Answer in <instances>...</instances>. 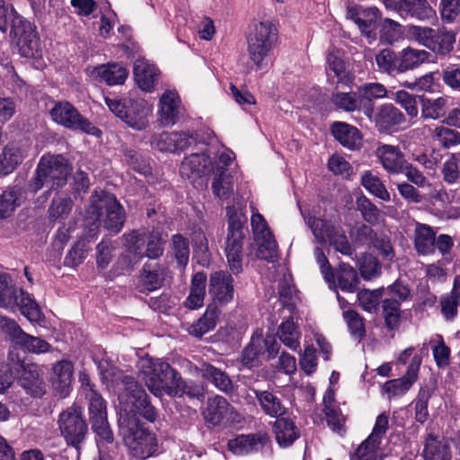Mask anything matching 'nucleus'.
Instances as JSON below:
<instances>
[{
    "label": "nucleus",
    "mask_w": 460,
    "mask_h": 460,
    "mask_svg": "<svg viewBox=\"0 0 460 460\" xmlns=\"http://www.w3.org/2000/svg\"><path fill=\"white\" fill-rule=\"evenodd\" d=\"M434 360L439 368H445L450 362V349L445 344L441 335L437 334L430 340Z\"/></svg>",
    "instance_id": "4d7b16f0"
},
{
    "label": "nucleus",
    "mask_w": 460,
    "mask_h": 460,
    "mask_svg": "<svg viewBox=\"0 0 460 460\" xmlns=\"http://www.w3.org/2000/svg\"><path fill=\"white\" fill-rule=\"evenodd\" d=\"M331 132L341 145L349 150H358L363 146L361 132L346 122L335 121L331 126Z\"/></svg>",
    "instance_id": "aec40b11"
},
{
    "label": "nucleus",
    "mask_w": 460,
    "mask_h": 460,
    "mask_svg": "<svg viewBox=\"0 0 460 460\" xmlns=\"http://www.w3.org/2000/svg\"><path fill=\"white\" fill-rule=\"evenodd\" d=\"M98 368L102 380L107 385H119L121 384L123 391L119 394L120 411L127 415L138 413L146 420L153 422L157 413L151 405L148 395L134 377L123 375L116 367L107 360H101Z\"/></svg>",
    "instance_id": "f257e3e1"
},
{
    "label": "nucleus",
    "mask_w": 460,
    "mask_h": 460,
    "mask_svg": "<svg viewBox=\"0 0 460 460\" xmlns=\"http://www.w3.org/2000/svg\"><path fill=\"white\" fill-rule=\"evenodd\" d=\"M94 72L109 85L123 84L128 75L123 66L116 63L100 66Z\"/></svg>",
    "instance_id": "a19ab883"
},
{
    "label": "nucleus",
    "mask_w": 460,
    "mask_h": 460,
    "mask_svg": "<svg viewBox=\"0 0 460 460\" xmlns=\"http://www.w3.org/2000/svg\"><path fill=\"white\" fill-rule=\"evenodd\" d=\"M211 159L205 153H194L184 158L181 162L180 172L182 177H200L203 173L211 171Z\"/></svg>",
    "instance_id": "5701e85b"
},
{
    "label": "nucleus",
    "mask_w": 460,
    "mask_h": 460,
    "mask_svg": "<svg viewBox=\"0 0 460 460\" xmlns=\"http://www.w3.org/2000/svg\"><path fill=\"white\" fill-rule=\"evenodd\" d=\"M171 251L181 268H184L189 262L190 244L186 237L181 234L172 236Z\"/></svg>",
    "instance_id": "5fc2aeb1"
},
{
    "label": "nucleus",
    "mask_w": 460,
    "mask_h": 460,
    "mask_svg": "<svg viewBox=\"0 0 460 460\" xmlns=\"http://www.w3.org/2000/svg\"><path fill=\"white\" fill-rule=\"evenodd\" d=\"M49 113L55 122L67 128L82 130L92 135L99 131L67 102H57Z\"/></svg>",
    "instance_id": "4468645a"
},
{
    "label": "nucleus",
    "mask_w": 460,
    "mask_h": 460,
    "mask_svg": "<svg viewBox=\"0 0 460 460\" xmlns=\"http://www.w3.org/2000/svg\"><path fill=\"white\" fill-rule=\"evenodd\" d=\"M375 155L387 172L392 174L402 172V166L406 160L398 146L387 144L379 145L375 151Z\"/></svg>",
    "instance_id": "a211bd4d"
},
{
    "label": "nucleus",
    "mask_w": 460,
    "mask_h": 460,
    "mask_svg": "<svg viewBox=\"0 0 460 460\" xmlns=\"http://www.w3.org/2000/svg\"><path fill=\"white\" fill-rule=\"evenodd\" d=\"M120 419L124 443L130 455L139 460L153 456L158 450V442L154 433L140 427L137 422Z\"/></svg>",
    "instance_id": "0eeeda50"
},
{
    "label": "nucleus",
    "mask_w": 460,
    "mask_h": 460,
    "mask_svg": "<svg viewBox=\"0 0 460 460\" xmlns=\"http://www.w3.org/2000/svg\"><path fill=\"white\" fill-rule=\"evenodd\" d=\"M374 122L380 132H387L404 123L405 117L393 104L385 103L378 107Z\"/></svg>",
    "instance_id": "412c9836"
},
{
    "label": "nucleus",
    "mask_w": 460,
    "mask_h": 460,
    "mask_svg": "<svg viewBox=\"0 0 460 460\" xmlns=\"http://www.w3.org/2000/svg\"><path fill=\"white\" fill-rule=\"evenodd\" d=\"M134 76L140 89L152 92L158 77V70L145 58H137L134 63Z\"/></svg>",
    "instance_id": "b1692460"
},
{
    "label": "nucleus",
    "mask_w": 460,
    "mask_h": 460,
    "mask_svg": "<svg viewBox=\"0 0 460 460\" xmlns=\"http://www.w3.org/2000/svg\"><path fill=\"white\" fill-rule=\"evenodd\" d=\"M58 423L68 445L77 447L83 442L87 433V424L79 407L73 405L63 411L59 414Z\"/></svg>",
    "instance_id": "ddd939ff"
},
{
    "label": "nucleus",
    "mask_w": 460,
    "mask_h": 460,
    "mask_svg": "<svg viewBox=\"0 0 460 460\" xmlns=\"http://www.w3.org/2000/svg\"><path fill=\"white\" fill-rule=\"evenodd\" d=\"M86 386H89V390L86 393V397L89 401V414H90V421L95 420L97 419L107 418V409L106 402L102 399V397L95 392L89 384V381L86 384Z\"/></svg>",
    "instance_id": "6e6d98bb"
},
{
    "label": "nucleus",
    "mask_w": 460,
    "mask_h": 460,
    "mask_svg": "<svg viewBox=\"0 0 460 460\" xmlns=\"http://www.w3.org/2000/svg\"><path fill=\"white\" fill-rule=\"evenodd\" d=\"M12 367L19 385L27 394L36 398H41L46 394L44 372L40 366L12 357Z\"/></svg>",
    "instance_id": "f8f14e48"
},
{
    "label": "nucleus",
    "mask_w": 460,
    "mask_h": 460,
    "mask_svg": "<svg viewBox=\"0 0 460 460\" xmlns=\"http://www.w3.org/2000/svg\"><path fill=\"white\" fill-rule=\"evenodd\" d=\"M375 59L378 71L388 75L400 74L399 54L396 56L391 49H385L376 55Z\"/></svg>",
    "instance_id": "de8ad7c7"
},
{
    "label": "nucleus",
    "mask_w": 460,
    "mask_h": 460,
    "mask_svg": "<svg viewBox=\"0 0 460 460\" xmlns=\"http://www.w3.org/2000/svg\"><path fill=\"white\" fill-rule=\"evenodd\" d=\"M430 54L424 49H418L414 48H405L399 52L400 74L413 70L422 64L429 62Z\"/></svg>",
    "instance_id": "cd10ccee"
},
{
    "label": "nucleus",
    "mask_w": 460,
    "mask_h": 460,
    "mask_svg": "<svg viewBox=\"0 0 460 460\" xmlns=\"http://www.w3.org/2000/svg\"><path fill=\"white\" fill-rule=\"evenodd\" d=\"M70 171L67 161L62 155H44L29 183V189L32 192H37L43 187L49 188V190L61 188L66 184Z\"/></svg>",
    "instance_id": "39448f33"
},
{
    "label": "nucleus",
    "mask_w": 460,
    "mask_h": 460,
    "mask_svg": "<svg viewBox=\"0 0 460 460\" xmlns=\"http://www.w3.org/2000/svg\"><path fill=\"white\" fill-rule=\"evenodd\" d=\"M408 32L418 43L440 57L448 55L456 42V34L446 29L435 30L430 27L410 26Z\"/></svg>",
    "instance_id": "9d476101"
},
{
    "label": "nucleus",
    "mask_w": 460,
    "mask_h": 460,
    "mask_svg": "<svg viewBox=\"0 0 460 460\" xmlns=\"http://www.w3.org/2000/svg\"><path fill=\"white\" fill-rule=\"evenodd\" d=\"M111 112L123 120L128 126L142 130L148 124V117L152 113V105L143 99L125 98L105 99Z\"/></svg>",
    "instance_id": "6e6552de"
},
{
    "label": "nucleus",
    "mask_w": 460,
    "mask_h": 460,
    "mask_svg": "<svg viewBox=\"0 0 460 460\" xmlns=\"http://www.w3.org/2000/svg\"><path fill=\"white\" fill-rule=\"evenodd\" d=\"M213 174L215 175L212 182L213 193L221 199H228L233 191V182L230 175L218 167L214 170Z\"/></svg>",
    "instance_id": "864d4df0"
},
{
    "label": "nucleus",
    "mask_w": 460,
    "mask_h": 460,
    "mask_svg": "<svg viewBox=\"0 0 460 460\" xmlns=\"http://www.w3.org/2000/svg\"><path fill=\"white\" fill-rule=\"evenodd\" d=\"M73 201L67 195H58L52 199L49 215L53 219H64L72 210Z\"/></svg>",
    "instance_id": "052dcab7"
},
{
    "label": "nucleus",
    "mask_w": 460,
    "mask_h": 460,
    "mask_svg": "<svg viewBox=\"0 0 460 460\" xmlns=\"http://www.w3.org/2000/svg\"><path fill=\"white\" fill-rule=\"evenodd\" d=\"M277 334L285 346L293 351L299 349L301 333L292 319L283 321L279 326Z\"/></svg>",
    "instance_id": "37998d69"
},
{
    "label": "nucleus",
    "mask_w": 460,
    "mask_h": 460,
    "mask_svg": "<svg viewBox=\"0 0 460 460\" xmlns=\"http://www.w3.org/2000/svg\"><path fill=\"white\" fill-rule=\"evenodd\" d=\"M217 318L218 310L217 306L209 305L204 314L189 327L188 332L192 336L202 337L216 327Z\"/></svg>",
    "instance_id": "58836bf2"
},
{
    "label": "nucleus",
    "mask_w": 460,
    "mask_h": 460,
    "mask_svg": "<svg viewBox=\"0 0 460 460\" xmlns=\"http://www.w3.org/2000/svg\"><path fill=\"white\" fill-rule=\"evenodd\" d=\"M441 174L448 184H454L460 179L459 159L456 154H450L443 163Z\"/></svg>",
    "instance_id": "69168bd1"
},
{
    "label": "nucleus",
    "mask_w": 460,
    "mask_h": 460,
    "mask_svg": "<svg viewBox=\"0 0 460 460\" xmlns=\"http://www.w3.org/2000/svg\"><path fill=\"white\" fill-rule=\"evenodd\" d=\"M21 196V189L16 186L7 189L0 195V218H6L12 215Z\"/></svg>",
    "instance_id": "3c124183"
},
{
    "label": "nucleus",
    "mask_w": 460,
    "mask_h": 460,
    "mask_svg": "<svg viewBox=\"0 0 460 460\" xmlns=\"http://www.w3.org/2000/svg\"><path fill=\"white\" fill-rule=\"evenodd\" d=\"M422 359L420 356L412 357L405 375L397 379H393L385 383L383 391L391 396H399L404 394L411 385L417 381L419 370Z\"/></svg>",
    "instance_id": "dca6fc26"
},
{
    "label": "nucleus",
    "mask_w": 460,
    "mask_h": 460,
    "mask_svg": "<svg viewBox=\"0 0 460 460\" xmlns=\"http://www.w3.org/2000/svg\"><path fill=\"white\" fill-rule=\"evenodd\" d=\"M400 15L414 17L420 21L437 20L436 11L427 0H405Z\"/></svg>",
    "instance_id": "7c9ffc66"
},
{
    "label": "nucleus",
    "mask_w": 460,
    "mask_h": 460,
    "mask_svg": "<svg viewBox=\"0 0 460 460\" xmlns=\"http://www.w3.org/2000/svg\"><path fill=\"white\" fill-rule=\"evenodd\" d=\"M200 371L202 377L211 382L218 390L226 394L234 391V385L231 379L221 369L210 364H203Z\"/></svg>",
    "instance_id": "e433bc0d"
},
{
    "label": "nucleus",
    "mask_w": 460,
    "mask_h": 460,
    "mask_svg": "<svg viewBox=\"0 0 460 460\" xmlns=\"http://www.w3.org/2000/svg\"><path fill=\"white\" fill-rule=\"evenodd\" d=\"M74 366L71 361L63 359L53 365L50 382L56 394L65 398L69 394L73 380Z\"/></svg>",
    "instance_id": "f3484780"
},
{
    "label": "nucleus",
    "mask_w": 460,
    "mask_h": 460,
    "mask_svg": "<svg viewBox=\"0 0 460 460\" xmlns=\"http://www.w3.org/2000/svg\"><path fill=\"white\" fill-rule=\"evenodd\" d=\"M388 422L385 412L379 414L372 432L350 455V460H384L386 454L382 447V442L388 429Z\"/></svg>",
    "instance_id": "9b49d317"
},
{
    "label": "nucleus",
    "mask_w": 460,
    "mask_h": 460,
    "mask_svg": "<svg viewBox=\"0 0 460 460\" xmlns=\"http://www.w3.org/2000/svg\"><path fill=\"white\" fill-rule=\"evenodd\" d=\"M8 29L10 35L16 40L22 57L31 58L40 56V47L34 27L0 0V31L4 33Z\"/></svg>",
    "instance_id": "7ed1b4c3"
},
{
    "label": "nucleus",
    "mask_w": 460,
    "mask_h": 460,
    "mask_svg": "<svg viewBox=\"0 0 460 460\" xmlns=\"http://www.w3.org/2000/svg\"><path fill=\"white\" fill-rule=\"evenodd\" d=\"M362 186L383 201H390V194L381 179L371 171H366L360 178Z\"/></svg>",
    "instance_id": "c03bdc74"
},
{
    "label": "nucleus",
    "mask_w": 460,
    "mask_h": 460,
    "mask_svg": "<svg viewBox=\"0 0 460 460\" xmlns=\"http://www.w3.org/2000/svg\"><path fill=\"white\" fill-rule=\"evenodd\" d=\"M441 312L447 320L454 319L460 305V275L454 279L452 291L440 298Z\"/></svg>",
    "instance_id": "79ce46f5"
},
{
    "label": "nucleus",
    "mask_w": 460,
    "mask_h": 460,
    "mask_svg": "<svg viewBox=\"0 0 460 460\" xmlns=\"http://www.w3.org/2000/svg\"><path fill=\"white\" fill-rule=\"evenodd\" d=\"M257 245L255 257L273 262L278 259V244L272 234L254 239Z\"/></svg>",
    "instance_id": "09e8293b"
},
{
    "label": "nucleus",
    "mask_w": 460,
    "mask_h": 460,
    "mask_svg": "<svg viewBox=\"0 0 460 460\" xmlns=\"http://www.w3.org/2000/svg\"><path fill=\"white\" fill-rule=\"evenodd\" d=\"M166 276L168 270L165 266L157 262H147L143 266L140 279L146 289L153 291L162 286Z\"/></svg>",
    "instance_id": "a878e982"
},
{
    "label": "nucleus",
    "mask_w": 460,
    "mask_h": 460,
    "mask_svg": "<svg viewBox=\"0 0 460 460\" xmlns=\"http://www.w3.org/2000/svg\"><path fill=\"white\" fill-rule=\"evenodd\" d=\"M434 386L421 387L415 400V419L420 423H424L428 420V403L433 394Z\"/></svg>",
    "instance_id": "680f3d73"
},
{
    "label": "nucleus",
    "mask_w": 460,
    "mask_h": 460,
    "mask_svg": "<svg viewBox=\"0 0 460 460\" xmlns=\"http://www.w3.org/2000/svg\"><path fill=\"white\" fill-rule=\"evenodd\" d=\"M207 277L203 272H197L191 280L190 292L185 305L190 309H197L203 305L206 295Z\"/></svg>",
    "instance_id": "4c0bfd02"
},
{
    "label": "nucleus",
    "mask_w": 460,
    "mask_h": 460,
    "mask_svg": "<svg viewBox=\"0 0 460 460\" xmlns=\"http://www.w3.org/2000/svg\"><path fill=\"white\" fill-rule=\"evenodd\" d=\"M278 41V29L270 21L254 22L246 36L247 53L258 69L264 68Z\"/></svg>",
    "instance_id": "20e7f679"
},
{
    "label": "nucleus",
    "mask_w": 460,
    "mask_h": 460,
    "mask_svg": "<svg viewBox=\"0 0 460 460\" xmlns=\"http://www.w3.org/2000/svg\"><path fill=\"white\" fill-rule=\"evenodd\" d=\"M269 435L266 432L240 435L229 440L228 449L235 455H246L252 451L261 449L269 442Z\"/></svg>",
    "instance_id": "6ab92c4d"
},
{
    "label": "nucleus",
    "mask_w": 460,
    "mask_h": 460,
    "mask_svg": "<svg viewBox=\"0 0 460 460\" xmlns=\"http://www.w3.org/2000/svg\"><path fill=\"white\" fill-rule=\"evenodd\" d=\"M431 137L443 148L449 149L460 145V132L447 127H436L431 132Z\"/></svg>",
    "instance_id": "8fccbe9b"
},
{
    "label": "nucleus",
    "mask_w": 460,
    "mask_h": 460,
    "mask_svg": "<svg viewBox=\"0 0 460 460\" xmlns=\"http://www.w3.org/2000/svg\"><path fill=\"white\" fill-rule=\"evenodd\" d=\"M228 233L226 242V256L230 270L239 274L243 270V216L234 206L226 207Z\"/></svg>",
    "instance_id": "423d86ee"
},
{
    "label": "nucleus",
    "mask_w": 460,
    "mask_h": 460,
    "mask_svg": "<svg viewBox=\"0 0 460 460\" xmlns=\"http://www.w3.org/2000/svg\"><path fill=\"white\" fill-rule=\"evenodd\" d=\"M123 236L126 252L135 261L134 264L139 262L145 257L146 233L135 230Z\"/></svg>",
    "instance_id": "ea45409f"
},
{
    "label": "nucleus",
    "mask_w": 460,
    "mask_h": 460,
    "mask_svg": "<svg viewBox=\"0 0 460 460\" xmlns=\"http://www.w3.org/2000/svg\"><path fill=\"white\" fill-rule=\"evenodd\" d=\"M88 213L102 223L104 228L115 234L121 230L125 221L122 206L113 195L105 192L95 193L92 197V205Z\"/></svg>",
    "instance_id": "1a4fd4ad"
},
{
    "label": "nucleus",
    "mask_w": 460,
    "mask_h": 460,
    "mask_svg": "<svg viewBox=\"0 0 460 460\" xmlns=\"http://www.w3.org/2000/svg\"><path fill=\"white\" fill-rule=\"evenodd\" d=\"M234 279L230 273L218 270L211 273L209 278V294L213 300L220 305L233 301L234 288Z\"/></svg>",
    "instance_id": "2eb2a0df"
},
{
    "label": "nucleus",
    "mask_w": 460,
    "mask_h": 460,
    "mask_svg": "<svg viewBox=\"0 0 460 460\" xmlns=\"http://www.w3.org/2000/svg\"><path fill=\"white\" fill-rule=\"evenodd\" d=\"M383 314L386 326L392 330L396 328L400 323L401 302L397 299H384Z\"/></svg>",
    "instance_id": "e2e57ef3"
},
{
    "label": "nucleus",
    "mask_w": 460,
    "mask_h": 460,
    "mask_svg": "<svg viewBox=\"0 0 460 460\" xmlns=\"http://www.w3.org/2000/svg\"><path fill=\"white\" fill-rule=\"evenodd\" d=\"M379 16V10L376 7L362 9L360 16L357 18V25L362 33L370 35L371 31L376 28Z\"/></svg>",
    "instance_id": "338daca9"
},
{
    "label": "nucleus",
    "mask_w": 460,
    "mask_h": 460,
    "mask_svg": "<svg viewBox=\"0 0 460 460\" xmlns=\"http://www.w3.org/2000/svg\"><path fill=\"white\" fill-rule=\"evenodd\" d=\"M165 241L158 231H152L146 234L145 247V257L155 260L164 253Z\"/></svg>",
    "instance_id": "13d9d810"
},
{
    "label": "nucleus",
    "mask_w": 460,
    "mask_h": 460,
    "mask_svg": "<svg viewBox=\"0 0 460 460\" xmlns=\"http://www.w3.org/2000/svg\"><path fill=\"white\" fill-rule=\"evenodd\" d=\"M350 335L359 341L366 335L363 318L354 310H348L343 313Z\"/></svg>",
    "instance_id": "0e129e2a"
},
{
    "label": "nucleus",
    "mask_w": 460,
    "mask_h": 460,
    "mask_svg": "<svg viewBox=\"0 0 460 460\" xmlns=\"http://www.w3.org/2000/svg\"><path fill=\"white\" fill-rule=\"evenodd\" d=\"M159 114L162 123L165 126L175 124L180 109V98L176 92L166 91L159 102Z\"/></svg>",
    "instance_id": "393cba45"
},
{
    "label": "nucleus",
    "mask_w": 460,
    "mask_h": 460,
    "mask_svg": "<svg viewBox=\"0 0 460 460\" xmlns=\"http://www.w3.org/2000/svg\"><path fill=\"white\" fill-rule=\"evenodd\" d=\"M17 306L22 314L31 322H38L41 317L39 305L33 297L22 289H18L14 295L13 308Z\"/></svg>",
    "instance_id": "72a5a7b5"
},
{
    "label": "nucleus",
    "mask_w": 460,
    "mask_h": 460,
    "mask_svg": "<svg viewBox=\"0 0 460 460\" xmlns=\"http://www.w3.org/2000/svg\"><path fill=\"white\" fill-rule=\"evenodd\" d=\"M326 64L327 68L332 71L340 81H343L347 77L346 64L341 51L337 49L329 50Z\"/></svg>",
    "instance_id": "774afa93"
},
{
    "label": "nucleus",
    "mask_w": 460,
    "mask_h": 460,
    "mask_svg": "<svg viewBox=\"0 0 460 460\" xmlns=\"http://www.w3.org/2000/svg\"><path fill=\"white\" fill-rule=\"evenodd\" d=\"M231 411L232 407L227 401L217 395L208 400L203 414L207 421L216 425L224 420Z\"/></svg>",
    "instance_id": "f704fd0d"
},
{
    "label": "nucleus",
    "mask_w": 460,
    "mask_h": 460,
    "mask_svg": "<svg viewBox=\"0 0 460 460\" xmlns=\"http://www.w3.org/2000/svg\"><path fill=\"white\" fill-rule=\"evenodd\" d=\"M18 292L11 277L0 272V306L13 309L14 295Z\"/></svg>",
    "instance_id": "603ef678"
},
{
    "label": "nucleus",
    "mask_w": 460,
    "mask_h": 460,
    "mask_svg": "<svg viewBox=\"0 0 460 460\" xmlns=\"http://www.w3.org/2000/svg\"><path fill=\"white\" fill-rule=\"evenodd\" d=\"M422 455L425 460H451L449 447L433 434H428Z\"/></svg>",
    "instance_id": "c9c22d12"
},
{
    "label": "nucleus",
    "mask_w": 460,
    "mask_h": 460,
    "mask_svg": "<svg viewBox=\"0 0 460 460\" xmlns=\"http://www.w3.org/2000/svg\"><path fill=\"white\" fill-rule=\"evenodd\" d=\"M436 233L425 224L416 223L414 229V247L422 255L431 254L435 252Z\"/></svg>",
    "instance_id": "c85d7f7f"
},
{
    "label": "nucleus",
    "mask_w": 460,
    "mask_h": 460,
    "mask_svg": "<svg viewBox=\"0 0 460 460\" xmlns=\"http://www.w3.org/2000/svg\"><path fill=\"white\" fill-rule=\"evenodd\" d=\"M254 394L261 411L267 416L278 420L287 414V407L276 394L267 390H254Z\"/></svg>",
    "instance_id": "4be33fe9"
},
{
    "label": "nucleus",
    "mask_w": 460,
    "mask_h": 460,
    "mask_svg": "<svg viewBox=\"0 0 460 460\" xmlns=\"http://www.w3.org/2000/svg\"><path fill=\"white\" fill-rule=\"evenodd\" d=\"M261 355H262V336L253 335L251 342L243 350L242 364L249 369L257 367Z\"/></svg>",
    "instance_id": "49530a36"
},
{
    "label": "nucleus",
    "mask_w": 460,
    "mask_h": 460,
    "mask_svg": "<svg viewBox=\"0 0 460 460\" xmlns=\"http://www.w3.org/2000/svg\"><path fill=\"white\" fill-rule=\"evenodd\" d=\"M334 274L338 287L344 292L354 293L358 288L359 278L357 270L348 263H341ZM333 284L335 283L332 282Z\"/></svg>",
    "instance_id": "473e14b6"
},
{
    "label": "nucleus",
    "mask_w": 460,
    "mask_h": 460,
    "mask_svg": "<svg viewBox=\"0 0 460 460\" xmlns=\"http://www.w3.org/2000/svg\"><path fill=\"white\" fill-rule=\"evenodd\" d=\"M447 99L438 97L436 99H423L421 102V117L424 119H437L444 113Z\"/></svg>",
    "instance_id": "bf43d9fd"
},
{
    "label": "nucleus",
    "mask_w": 460,
    "mask_h": 460,
    "mask_svg": "<svg viewBox=\"0 0 460 460\" xmlns=\"http://www.w3.org/2000/svg\"><path fill=\"white\" fill-rule=\"evenodd\" d=\"M91 424L93 432L97 436L99 452H101V454L104 450L114 452V449H116V445L114 443L112 430L108 422V418H99L95 420H91Z\"/></svg>",
    "instance_id": "2f4dec72"
},
{
    "label": "nucleus",
    "mask_w": 460,
    "mask_h": 460,
    "mask_svg": "<svg viewBox=\"0 0 460 460\" xmlns=\"http://www.w3.org/2000/svg\"><path fill=\"white\" fill-rule=\"evenodd\" d=\"M25 156V150L18 144H8L0 154V173L6 175L20 164Z\"/></svg>",
    "instance_id": "c756f323"
},
{
    "label": "nucleus",
    "mask_w": 460,
    "mask_h": 460,
    "mask_svg": "<svg viewBox=\"0 0 460 460\" xmlns=\"http://www.w3.org/2000/svg\"><path fill=\"white\" fill-rule=\"evenodd\" d=\"M273 432L281 447H290L300 437V430L287 418H279L274 422Z\"/></svg>",
    "instance_id": "bb28decb"
},
{
    "label": "nucleus",
    "mask_w": 460,
    "mask_h": 460,
    "mask_svg": "<svg viewBox=\"0 0 460 460\" xmlns=\"http://www.w3.org/2000/svg\"><path fill=\"white\" fill-rule=\"evenodd\" d=\"M138 376L157 397L164 394L181 396L189 394L188 386L179 373L160 358L145 357L138 361Z\"/></svg>",
    "instance_id": "f03ea898"
},
{
    "label": "nucleus",
    "mask_w": 460,
    "mask_h": 460,
    "mask_svg": "<svg viewBox=\"0 0 460 460\" xmlns=\"http://www.w3.org/2000/svg\"><path fill=\"white\" fill-rule=\"evenodd\" d=\"M306 224L310 227L315 240L320 243H324L333 239V234H336L334 226L319 217H309L306 219Z\"/></svg>",
    "instance_id": "a18cd8bd"
}]
</instances>
